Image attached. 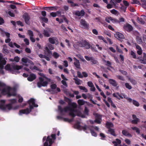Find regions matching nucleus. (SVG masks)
I'll return each mask as SVG.
<instances>
[{
    "label": "nucleus",
    "mask_w": 146,
    "mask_h": 146,
    "mask_svg": "<svg viewBox=\"0 0 146 146\" xmlns=\"http://www.w3.org/2000/svg\"><path fill=\"white\" fill-rule=\"evenodd\" d=\"M115 36L119 40H121V39L124 38V36L123 35L119 32L116 33L115 34Z\"/></svg>",
    "instance_id": "19"
},
{
    "label": "nucleus",
    "mask_w": 146,
    "mask_h": 146,
    "mask_svg": "<svg viewBox=\"0 0 146 146\" xmlns=\"http://www.w3.org/2000/svg\"><path fill=\"white\" fill-rule=\"evenodd\" d=\"M125 95L123 94H120L118 92L114 93L113 94V97H115L119 100L121 99H123V95Z\"/></svg>",
    "instance_id": "17"
},
{
    "label": "nucleus",
    "mask_w": 146,
    "mask_h": 146,
    "mask_svg": "<svg viewBox=\"0 0 146 146\" xmlns=\"http://www.w3.org/2000/svg\"><path fill=\"white\" fill-rule=\"evenodd\" d=\"M52 55L55 58H57L60 56L59 54L56 52H54Z\"/></svg>",
    "instance_id": "46"
},
{
    "label": "nucleus",
    "mask_w": 146,
    "mask_h": 146,
    "mask_svg": "<svg viewBox=\"0 0 146 146\" xmlns=\"http://www.w3.org/2000/svg\"><path fill=\"white\" fill-rule=\"evenodd\" d=\"M23 68L22 66L16 65L14 66V72H12L13 73L17 74L18 73V70L21 69Z\"/></svg>",
    "instance_id": "20"
},
{
    "label": "nucleus",
    "mask_w": 146,
    "mask_h": 146,
    "mask_svg": "<svg viewBox=\"0 0 146 146\" xmlns=\"http://www.w3.org/2000/svg\"><path fill=\"white\" fill-rule=\"evenodd\" d=\"M61 13V12L59 11H58L56 12H52L50 13L51 16L52 17H54L56 16H58V15H60Z\"/></svg>",
    "instance_id": "30"
},
{
    "label": "nucleus",
    "mask_w": 146,
    "mask_h": 146,
    "mask_svg": "<svg viewBox=\"0 0 146 146\" xmlns=\"http://www.w3.org/2000/svg\"><path fill=\"white\" fill-rule=\"evenodd\" d=\"M125 85L126 88L129 90H130L132 88L131 86L128 83H125Z\"/></svg>",
    "instance_id": "55"
},
{
    "label": "nucleus",
    "mask_w": 146,
    "mask_h": 146,
    "mask_svg": "<svg viewBox=\"0 0 146 146\" xmlns=\"http://www.w3.org/2000/svg\"><path fill=\"white\" fill-rule=\"evenodd\" d=\"M98 38L100 40H102L105 43H107L106 40L104 38L101 36H97Z\"/></svg>",
    "instance_id": "42"
},
{
    "label": "nucleus",
    "mask_w": 146,
    "mask_h": 146,
    "mask_svg": "<svg viewBox=\"0 0 146 146\" xmlns=\"http://www.w3.org/2000/svg\"><path fill=\"white\" fill-rule=\"evenodd\" d=\"M125 141L127 144L128 145H130L131 144V141L129 139H125Z\"/></svg>",
    "instance_id": "59"
},
{
    "label": "nucleus",
    "mask_w": 146,
    "mask_h": 146,
    "mask_svg": "<svg viewBox=\"0 0 146 146\" xmlns=\"http://www.w3.org/2000/svg\"><path fill=\"white\" fill-rule=\"evenodd\" d=\"M110 12L113 14L116 15L118 14V12L115 9H113L110 11Z\"/></svg>",
    "instance_id": "53"
},
{
    "label": "nucleus",
    "mask_w": 146,
    "mask_h": 146,
    "mask_svg": "<svg viewBox=\"0 0 146 146\" xmlns=\"http://www.w3.org/2000/svg\"><path fill=\"white\" fill-rule=\"evenodd\" d=\"M85 12L83 10H81L80 11H76L75 13V14L78 16H83L84 15Z\"/></svg>",
    "instance_id": "27"
},
{
    "label": "nucleus",
    "mask_w": 146,
    "mask_h": 146,
    "mask_svg": "<svg viewBox=\"0 0 146 146\" xmlns=\"http://www.w3.org/2000/svg\"><path fill=\"white\" fill-rule=\"evenodd\" d=\"M123 98L126 99L127 100L130 102H131L132 101V100L131 98H128L125 94L123 95Z\"/></svg>",
    "instance_id": "52"
},
{
    "label": "nucleus",
    "mask_w": 146,
    "mask_h": 146,
    "mask_svg": "<svg viewBox=\"0 0 146 146\" xmlns=\"http://www.w3.org/2000/svg\"><path fill=\"white\" fill-rule=\"evenodd\" d=\"M0 97L1 95H6L9 96V86H7L4 83L0 82Z\"/></svg>",
    "instance_id": "4"
},
{
    "label": "nucleus",
    "mask_w": 146,
    "mask_h": 146,
    "mask_svg": "<svg viewBox=\"0 0 146 146\" xmlns=\"http://www.w3.org/2000/svg\"><path fill=\"white\" fill-rule=\"evenodd\" d=\"M69 106V107H66L64 110L62 109L61 107L59 106H58V111L61 113H62L63 112H68L69 113L70 115L73 117L77 115L82 117L84 118L86 117V115H88L89 110L86 108H85V109L84 114V115L82 114L80 111L75 110L77 106L76 103L74 102L72 103Z\"/></svg>",
    "instance_id": "1"
},
{
    "label": "nucleus",
    "mask_w": 146,
    "mask_h": 146,
    "mask_svg": "<svg viewBox=\"0 0 146 146\" xmlns=\"http://www.w3.org/2000/svg\"><path fill=\"white\" fill-rule=\"evenodd\" d=\"M29 106L30 109L27 108L25 110H20L19 115H21L23 114H27L31 111V110L34 107H37L38 105L35 104V100L33 98L31 99L28 102Z\"/></svg>",
    "instance_id": "2"
},
{
    "label": "nucleus",
    "mask_w": 146,
    "mask_h": 146,
    "mask_svg": "<svg viewBox=\"0 0 146 146\" xmlns=\"http://www.w3.org/2000/svg\"><path fill=\"white\" fill-rule=\"evenodd\" d=\"M130 55L134 58H136V55L135 53L132 50H131L130 53Z\"/></svg>",
    "instance_id": "54"
},
{
    "label": "nucleus",
    "mask_w": 146,
    "mask_h": 146,
    "mask_svg": "<svg viewBox=\"0 0 146 146\" xmlns=\"http://www.w3.org/2000/svg\"><path fill=\"white\" fill-rule=\"evenodd\" d=\"M79 88L80 89L83 90L85 92H88L87 89L84 87L79 86Z\"/></svg>",
    "instance_id": "50"
},
{
    "label": "nucleus",
    "mask_w": 146,
    "mask_h": 146,
    "mask_svg": "<svg viewBox=\"0 0 146 146\" xmlns=\"http://www.w3.org/2000/svg\"><path fill=\"white\" fill-rule=\"evenodd\" d=\"M80 27L82 28L87 29L88 28L89 25L85 20L82 19L80 21Z\"/></svg>",
    "instance_id": "12"
},
{
    "label": "nucleus",
    "mask_w": 146,
    "mask_h": 146,
    "mask_svg": "<svg viewBox=\"0 0 146 146\" xmlns=\"http://www.w3.org/2000/svg\"><path fill=\"white\" fill-rule=\"evenodd\" d=\"M122 134L125 136L129 137H131L132 136V135L129 133L128 131L126 130H123L122 131Z\"/></svg>",
    "instance_id": "22"
},
{
    "label": "nucleus",
    "mask_w": 146,
    "mask_h": 146,
    "mask_svg": "<svg viewBox=\"0 0 146 146\" xmlns=\"http://www.w3.org/2000/svg\"><path fill=\"white\" fill-rule=\"evenodd\" d=\"M137 22L142 24H144L145 22L141 18H139L138 17L137 18Z\"/></svg>",
    "instance_id": "43"
},
{
    "label": "nucleus",
    "mask_w": 146,
    "mask_h": 146,
    "mask_svg": "<svg viewBox=\"0 0 146 146\" xmlns=\"http://www.w3.org/2000/svg\"><path fill=\"white\" fill-rule=\"evenodd\" d=\"M132 4H135L138 5H140V3L139 1L137 0H133V2H132Z\"/></svg>",
    "instance_id": "56"
},
{
    "label": "nucleus",
    "mask_w": 146,
    "mask_h": 146,
    "mask_svg": "<svg viewBox=\"0 0 146 146\" xmlns=\"http://www.w3.org/2000/svg\"><path fill=\"white\" fill-rule=\"evenodd\" d=\"M39 74L41 77L39 78V81L37 83L38 86L40 88L42 86H46L48 83L50 81V79L42 73H39Z\"/></svg>",
    "instance_id": "3"
},
{
    "label": "nucleus",
    "mask_w": 146,
    "mask_h": 146,
    "mask_svg": "<svg viewBox=\"0 0 146 146\" xmlns=\"http://www.w3.org/2000/svg\"><path fill=\"white\" fill-rule=\"evenodd\" d=\"M74 64L76 68H80V64L79 60H77V61L74 62Z\"/></svg>",
    "instance_id": "38"
},
{
    "label": "nucleus",
    "mask_w": 146,
    "mask_h": 146,
    "mask_svg": "<svg viewBox=\"0 0 146 146\" xmlns=\"http://www.w3.org/2000/svg\"><path fill=\"white\" fill-rule=\"evenodd\" d=\"M61 87L62 88L63 90L64 91V92L66 94H67V95H69L72 97H74V95H71L70 93L68 92L67 91V90H66L64 88L63 86H62Z\"/></svg>",
    "instance_id": "40"
},
{
    "label": "nucleus",
    "mask_w": 146,
    "mask_h": 146,
    "mask_svg": "<svg viewBox=\"0 0 146 146\" xmlns=\"http://www.w3.org/2000/svg\"><path fill=\"white\" fill-rule=\"evenodd\" d=\"M61 76L62 79H63L64 80H62V84L64 85V86L65 88L67 86V84H66V81L64 80L67 81L68 80V79L66 78L62 74L61 75Z\"/></svg>",
    "instance_id": "23"
},
{
    "label": "nucleus",
    "mask_w": 146,
    "mask_h": 146,
    "mask_svg": "<svg viewBox=\"0 0 146 146\" xmlns=\"http://www.w3.org/2000/svg\"><path fill=\"white\" fill-rule=\"evenodd\" d=\"M49 42L52 44H58V42L57 38L56 37H52L48 38Z\"/></svg>",
    "instance_id": "16"
},
{
    "label": "nucleus",
    "mask_w": 146,
    "mask_h": 146,
    "mask_svg": "<svg viewBox=\"0 0 146 146\" xmlns=\"http://www.w3.org/2000/svg\"><path fill=\"white\" fill-rule=\"evenodd\" d=\"M39 56L41 58H45L47 61H49L50 60V58L49 57L46 56L44 55H43L41 54L39 55Z\"/></svg>",
    "instance_id": "35"
},
{
    "label": "nucleus",
    "mask_w": 146,
    "mask_h": 146,
    "mask_svg": "<svg viewBox=\"0 0 146 146\" xmlns=\"http://www.w3.org/2000/svg\"><path fill=\"white\" fill-rule=\"evenodd\" d=\"M49 29H48L44 30L43 33L44 35L46 37H49L50 36L49 34Z\"/></svg>",
    "instance_id": "31"
},
{
    "label": "nucleus",
    "mask_w": 146,
    "mask_h": 146,
    "mask_svg": "<svg viewBox=\"0 0 146 146\" xmlns=\"http://www.w3.org/2000/svg\"><path fill=\"white\" fill-rule=\"evenodd\" d=\"M17 88V85H16L13 88H11L10 87V98L11 96H16L19 99V102H22L23 100V98L19 95H16V91Z\"/></svg>",
    "instance_id": "5"
},
{
    "label": "nucleus",
    "mask_w": 146,
    "mask_h": 146,
    "mask_svg": "<svg viewBox=\"0 0 146 146\" xmlns=\"http://www.w3.org/2000/svg\"><path fill=\"white\" fill-rule=\"evenodd\" d=\"M75 127L78 129L83 130L84 131H86V132H87V131L90 130L92 135L95 137H96L97 135L96 134L95 132H94L91 129L86 126V125L82 126L79 124H76L75 125Z\"/></svg>",
    "instance_id": "6"
},
{
    "label": "nucleus",
    "mask_w": 146,
    "mask_h": 146,
    "mask_svg": "<svg viewBox=\"0 0 146 146\" xmlns=\"http://www.w3.org/2000/svg\"><path fill=\"white\" fill-rule=\"evenodd\" d=\"M136 48L138 50L137 51V53L139 55H140L141 54L142 51L141 48L138 45L136 46Z\"/></svg>",
    "instance_id": "36"
},
{
    "label": "nucleus",
    "mask_w": 146,
    "mask_h": 146,
    "mask_svg": "<svg viewBox=\"0 0 146 146\" xmlns=\"http://www.w3.org/2000/svg\"><path fill=\"white\" fill-rule=\"evenodd\" d=\"M143 59L140 60L141 61V62L143 64H146V54L145 53H143Z\"/></svg>",
    "instance_id": "32"
},
{
    "label": "nucleus",
    "mask_w": 146,
    "mask_h": 146,
    "mask_svg": "<svg viewBox=\"0 0 146 146\" xmlns=\"http://www.w3.org/2000/svg\"><path fill=\"white\" fill-rule=\"evenodd\" d=\"M6 101L5 100H0V109L3 111L9 110V104L5 105Z\"/></svg>",
    "instance_id": "9"
},
{
    "label": "nucleus",
    "mask_w": 146,
    "mask_h": 146,
    "mask_svg": "<svg viewBox=\"0 0 146 146\" xmlns=\"http://www.w3.org/2000/svg\"><path fill=\"white\" fill-rule=\"evenodd\" d=\"M5 33L7 38L5 40V42L7 43H9V33L5 32Z\"/></svg>",
    "instance_id": "45"
},
{
    "label": "nucleus",
    "mask_w": 146,
    "mask_h": 146,
    "mask_svg": "<svg viewBox=\"0 0 146 146\" xmlns=\"http://www.w3.org/2000/svg\"><path fill=\"white\" fill-rule=\"evenodd\" d=\"M21 61L23 63L25 64V65L26 66L28 65L27 64H26L27 63L33 65H34L32 61L29 60L27 58L25 57L21 59Z\"/></svg>",
    "instance_id": "15"
},
{
    "label": "nucleus",
    "mask_w": 146,
    "mask_h": 146,
    "mask_svg": "<svg viewBox=\"0 0 146 146\" xmlns=\"http://www.w3.org/2000/svg\"><path fill=\"white\" fill-rule=\"evenodd\" d=\"M24 41L25 42V44L27 45L29 44V40L27 38H25L24 40Z\"/></svg>",
    "instance_id": "62"
},
{
    "label": "nucleus",
    "mask_w": 146,
    "mask_h": 146,
    "mask_svg": "<svg viewBox=\"0 0 146 146\" xmlns=\"http://www.w3.org/2000/svg\"><path fill=\"white\" fill-rule=\"evenodd\" d=\"M105 20L109 23H110L111 22L113 23H117L119 22V21L111 17H106L105 19Z\"/></svg>",
    "instance_id": "11"
},
{
    "label": "nucleus",
    "mask_w": 146,
    "mask_h": 146,
    "mask_svg": "<svg viewBox=\"0 0 146 146\" xmlns=\"http://www.w3.org/2000/svg\"><path fill=\"white\" fill-rule=\"evenodd\" d=\"M55 139V134H52L51 136H48L46 139V142L44 144V146H51V145Z\"/></svg>",
    "instance_id": "7"
},
{
    "label": "nucleus",
    "mask_w": 146,
    "mask_h": 146,
    "mask_svg": "<svg viewBox=\"0 0 146 146\" xmlns=\"http://www.w3.org/2000/svg\"><path fill=\"white\" fill-rule=\"evenodd\" d=\"M84 43L85 44V45H83V47H84L88 49L90 47V45L89 43L87 42H84Z\"/></svg>",
    "instance_id": "39"
},
{
    "label": "nucleus",
    "mask_w": 146,
    "mask_h": 146,
    "mask_svg": "<svg viewBox=\"0 0 146 146\" xmlns=\"http://www.w3.org/2000/svg\"><path fill=\"white\" fill-rule=\"evenodd\" d=\"M121 143V140L117 139H116L115 141L113 142V143L115 146H117V145L119 146H122L121 145H120Z\"/></svg>",
    "instance_id": "24"
},
{
    "label": "nucleus",
    "mask_w": 146,
    "mask_h": 146,
    "mask_svg": "<svg viewBox=\"0 0 146 146\" xmlns=\"http://www.w3.org/2000/svg\"><path fill=\"white\" fill-rule=\"evenodd\" d=\"M36 78V75L33 74H30L27 78V80L30 81H32L35 80Z\"/></svg>",
    "instance_id": "25"
},
{
    "label": "nucleus",
    "mask_w": 146,
    "mask_h": 146,
    "mask_svg": "<svg viewBox=\"0 0 146 146\" xmlns=\"http://www.w3.org/2000/svg\"><path fill=\"white\" fill-rule=\"evenodd\" d=\"M87 84L88 86L90 87H91L94 86V85H93L92 82L90 81L88 82Z\"/></svg>",
    "instance_id": "57"
},
{
    "label": "nucleus",
    "mask_w": 146,
    "mask_h": 146,
    "mask_svg": "<svg viewBox=\"0 0 146 146\" xmlns=\"http://www.w3.org/2000/svg\"><path fill=\"white\" fill-rule=\"evenodd\" d=\"M106 126L108 128L112 127L113 126V124L111 122H107L106 123Z\"/></svg>",
    "instance_id": "34"
},
{
    "label": "nucleus",
    "mask_w": 146,
    "mask_h": 146,
    "mask_svg": "<svg viewBox=\"0 0 146 146\" xmlns=\"http://www.w3.org/2000/svg\"><path fill=\"white\" fill-rule=\"evenodd\" d=\"M27 35H29L30 37V39L33 42H34L35 41V39L34 38V35L32 31L28 30L27 31Z\"/></svg>",
    "instance_id": "14"
},
{
    "label": "nucleus",
    "mask_w": 146,
    "mask_h": 146,
    "mask_svg": "<svg viewBox=\"0 0 146 146\" xmlns=\"http://www.w3.org/2000/svg\"><path fill=\"white\" fill-rule=\"evenodd\" d=\"M62 15H61V13L60 15H58V17L56 19V20L60 23H63L64 20V19L62 17Z\"/></svg>",
    "instance_id": "26"
},
{
    "label": "nucleus",
    "mask_w": 146,
    "mask_h": 146,
    "mask_svg": "<svg viewBox=\"0 0 146 146\" xmlns=\"http://www.w3.org/2000/svg\"><path fill=\"white\" fill-rule=\"evenodd\" d=\"M132 117L133 120L132 121V123H133L137 124L139 121V119L136 118V115H132Z\"/></svg>",
    "instance_id": "28"
},
{
    "label": "nucleus",
    "mask_w": 146,
    "mask_h": 146,
    "mask_svg": "<svg viewBox=\"0 0 146 146\" xmlns=\"http://www.w3.org/2000/svg\"><path fill=\"white\" fill-rule=\"evenodd\" d=\"M7 46L5 45H4L3 50L6 52L7 53L8 52V50L7 49Z\"/></svg>",
    "instance_id": "61"
},
{
    "label": "nucleus",
    "mask_w": 146,
    "mask_h": 146,
    "mask_svg": "<svg viewBox=\"0 0 146 146\" xmlns=\"http://www.w3.org/2000/svg\"><path fill=\"white\" fill-rule=\"evenodd\" d=\"M17 24L19 25H20L21 26H23V23L20 21H19L17 22Z\"/></svg>",
    "instance_id": "64"
},
{
    "label": "nucleus",
    "mask_w": 146,
    "mask_h": 146,
    "mask_svg": "<svg viewBox=\"0 0 146 146\" xmlns=\"http://www.w3.org/2000/svg\"><path fill=\"white\" fill-rule=\"evenodd\" d=\"M23 18L24 19L25 23L27 24H29L30 23V17L27 13H25L23 16Z\"/></svg>",
    "instance_id": "18"
},
{
    "label": "nucleus",
    "mask_w": 146,
    "mask_h": 146,
    "mask_svg": "<svg viewBox=\"0 0 146 146\" xmlns=\"http://www.w3.org/2000/svg\"><path fill=\"white\" fill-rule=\"evenodd\" d=\"M78 103L80 105H82L85 104V102L83 100H79L78 101Z\"/></svg>",
    "instance_id": "49"
},
{
    "label": "nucleus",
    "mask_w": 146,
    "mask_h": 146,
    "mask_svg": "<svg viewBox=\"0 0 146 146\" xmlns=\"http://www.w3.org/2000/svg\"><path fill=\"white\" fill-rule=\"evenodd\" d=\"M109 81L110 84L114 86H116L117 85V84L115 81L112 79H110Z\"/></svg>",
    "instance_id": "29"
},
{
    "label": "nucleus",
    "mask_w": 146,
    "mask_h": 146,
    "mask_svg": "<svg viewBox=\"0 0 146 146\" xmlns=\"http://www.w3.org/2000/svg\"><path fill=\"white\" fill-rule=\"evenodd\" d=\"M96 119L94 121L90 120V122L91 123H94V122H96L98 123H100L102 121L101 116L98 114H95Z\"/></svg>",
    "instance_id": "10"
},
{
    "label": "nucleus",
    "mask_w": 146,
    "mask_h": 146,
    "mask_svg": "<svg viewBox=\"0 0 146 146\" xmlns=\"http://www.w3.org/2000/svg\"><path fill=\"white\" fill-rule=\"evenodd\" d=\"M131 128L133 130L135 131L138 134H139L140 133V131L139 129L136 127H131Z\"/></svg>",
    "instance_id": "41"
},
{
    "label": "nucleus",
    "mask_w": 146,
    "mask_h": 146,
    "mask_svg": "<svg viewBox=\"0 0 146 146\" xmlns=\"http://www.w3.org/2000/svg\"><path fill=\"white\" fill-rule=\"evenodd\" d=\"M6 61L2 56L0 55V68L2 69L3 68L4 65L6 64Z\"/></svg>",
    "instance_id": "13"
},
{
    "label": "nucleus",
    "mask_w": 146,
    "mask_h": 146,
    "mask_svg": "<svg viewBox=\"0 0 146 146\" xmlns=\"http://www.w3.org/2000/svg\"><path fill=\"white\" fill-rule=\"evenodd\" d=\"M75 83L77 85L81 84L82 83V81L80 79H74Z\"/></svg>",
    "instance_id": "48"
},
{
    "label": "nucleus",
    "mask_w": 146,
    "mask_h": 146,
    "mask_svg": "<svg viewBox=\"0 0 146 146\" xmlns=\"http://www.w3.org/2000/svg\"><path fill=\"white\" fill-rule=\"evenodd\" d=\"M132 103L134 105L137 107H138L139 106V103L136 100H133L132 101Z\"/></svg>",
    "instance_id": "51"
},
{
    "label": "nucleus",
    "mask_w": 146,
    "mask_h": 146,
    "mask_svg": "<svg viewBox=\"0 0 146 146\" xmlns=\"http://www.w3.org/2000/svg\"><path fill=\"white\" fill-rule=\"evenodd\" d=\"M63 65L65 67H67L68 66V62L66 60H64L63 62Z\"/></svg>",
    "instance_id": "60"
},
{
    "label": "nucleus",
    "mask_w": 146,
    "mask_h": 146,
    "mask_svg": "<svg viewBox=\"0 0 146 146\" xmlns=\"http://www.w3.org/2000/svg\"><path fill=\"white\" fill-rule=\"evenodd\" d=\"M17 102V100L15 99H12L11 98L10 99V104L11 103V104H14V103H16ZM12 108H11L10 106V110Z\"/></svg>",
    "instance_id": "44"
},
{
    "label": "nucleus",
    "mask_w": 146,
    "mask_h": 146,
    "mask_svg": "<svg viewBox=\"0 0 146 146\" xmlns=\"http://www.w3.org/2000/svg\"><path fill=\"white\" fill-rule=\"evenodd\" d=\"M84 42H86V41L84 40L80 42L79 43V46L81 47H83V45H85V44L84 43Z\"/></svg>",
    "instance_id": "63"
},
{
    "label": "nucleus",
    "mask_w": 146,
    "mask_h": 146,
    "mask_svg": "<svg viewBox=\"0 0 146 146\" xmlns=\"http://www.w3.org/2000/svg\"><path fill=\"white\" fill-rule=\"evenodd\" d=\"M10 46L11 47H14L15 46L17 48H19L20 46L15 43H13L12 42H10Z\"/></svg>",
    "instance_id": "33"
},
{
    "label": "nucleus",
    "mask_w": 146,
    "mask_h": 146,
    "mask_svg": "<svg viewBox=\"0 0 146 146\" xmlns=\"http://www.w3.org/2000/svg\"><path fill=\"white\" fill-rule=\"evenodd\" d=\"M91 62L92 64H96L97 63V61L94 59L92 58L91 60Z\"/></svg>",
    "instance_id": "58"
},
{
    "label": "nucleus",
    "mask_w": 146,
    "mask_h": 146,
    "mask_svg": "<svg viewBox=\"0 0 146 146\" xmlns=\"http://www.w3.org/2000/svg\"><path fill=\"white\" fill-rule=\"evenodd\" d=\"M44 9L45 10H56V7H44Z\"/></svg>",
    "instance_id": "37"
},
{
    "label": "nucleus",
    "mask_w": 146,
    "mask_h": 146,
    "mask_svg": "<svg viewBox=\"0 0 146 146\" xmlns=\"http://www.w3.org/2000/svg\"><path fill=\"white\" fill-rule=\"evenodd\" d=\"M124 29L127 31H130L133 29V28L129 24H126L124 26Z\"/></svg>",
    "instance_id": "21"
},
{
    "label": "nucleus",
    "mask_w": 146,
    "mask_h": 146,
    "mask_svg": "<svg viewBox=\"0 0 146 146\" xmlns=\"http://www.w3.org/2000/svg\"><path fill=\"white\" fill-rule=\"evenodd\" d=\"M108 131L112 135L115 136V133L114 130L113 129H110L108 130Z\"/></svg>",
    "instance_id": "47"
},
{
    "label": "nucleus",
    "mask_w": 146,
    "mask_h": 146,
    "mask_svg": "<svg viewBox=\"0 0 146 146\" xmlns=\"http://www.w3.org/2000/svg\"><path fill=\"white\" fill-rule=\"evenodd\" d=\"M54 49V46L52 45L49 43H47L45 46L44 50V52L45 53H47L48 55L49 56L52 54V51H50V50H52Z\"/></svg>",
    "instance_id": "8"
}]
</instances>
